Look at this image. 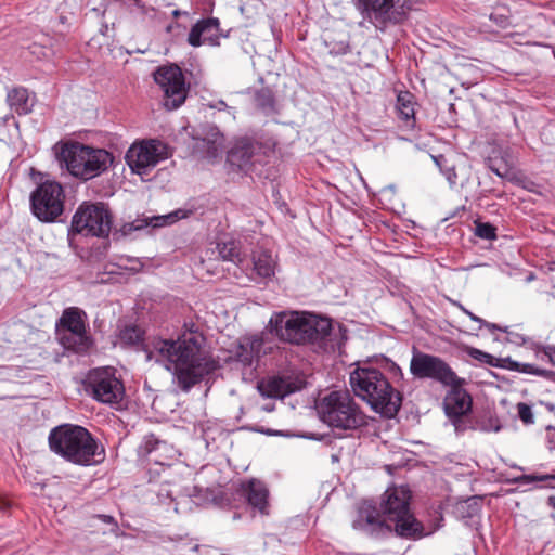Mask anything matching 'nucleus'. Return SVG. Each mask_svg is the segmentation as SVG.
<instances>
[{
  "instance_id": "f257e3e1",
  "label": "nucleus",
  "mask_w": 555,
  "mask_h": 555,
  "mask_svg": "<svg viewBox=\"0 0 555 555\" xmlns=\"http://www.w3.org/2000/svg\"><path fill=\"white\" fill-rule=\"evenodd\" d=\"M204 336L196 331L184 332L176 340L153 338L145 346L147 361L154 360L173 375L183 391H189L218 367V362L204 349Z\"/></svg>"
},
{
  "instance_id": "f03ea898",
  "label": "nucleus",
  "mask_w": 555,
  "mask_h": 555,
  "mask_svg": "<svg viewBox=\"0 0 555 555\" xmlns=\"http://www.w3.org/2000/svg\"><path fill=\"white\" fill-rule=\"evenodd\" d=\"M411 491L404 486L390 487L382 495L379 509L363 504L352 527L364 534L380 537L395 531L399 537L421 539L424 527L410 509Z\"/></svg>"
},
{
  "instance_id": "7ed1b4c3",
  "label": "nucleus",
  "mask_w": 555,
  "mask_h": 555,
  "mask_svg": "<svg viewBox=\"0 0 555 555\" xmlns=\"http://www.w3.org/2000/svg\"><path fill=\"white\" fill-rule=\"evenodd\" d=\"M269 324L280 339L297 345L311 343L333 348L341 335L340 326L336 330L330 319L309 312H276Z\"/></svg>"
},
{
  "instance_id": "20e7f679",
  "label": "nucleus",
  "mask_w": 555,
  "mask_h": 555,
  "mask_svg": "<svg viewBox=\"0 0 555 555\" xmlns=\"http://www.w3.org/2000/svg\"><path fill=\"white\" fill-rule=\"evenodd\" d=\"M349 383L353 393L375 412L392 417L399 411L401 396L379 369L369 363L358 364L350 373Z\"/></svg>"
},
{
  "instance_id": "39448f33",
  "label": "nucleus",
  "mask_w": 555,
  "mask_h": 555,
  "mask_svg": "<svg viewBox=\"0 0 555 555\" xmlns=\"http://www.w3.org/2000/svg\"><path fill=\"white\" fill-rule=\"evenodd\" d=\"M50 449L66 461L91 466L105 460L104 447L82 426L63 424L49 434Z\"/></svg>"
},
{
  "instance_id": "423d86ee",
  "label": "nucleus",
  "mask_w": 555,
  "mask_h": 555,
  "mask_svg": "<svg viewBox=\"0 0 555 555\" xmlns=\"http://www.w3.org/2000/svg\"><path fill=\"white\" fill-rule=\"evenodd\" d=\"M315 411L321 422L328 427L351 430L366 424L360 405L346 390H333L318 398Z\"/></svg>"
},
{
  "instance_id": "0eeeda50",
  "label": "nucleus",
  "mask_w": 555,
  "mask_h": 555,
  "mask_svg": "<svg viewBox=\"0 0 555 555\" xmlns=\"http://www.w3.org/2000/svg\"><path fill=\"white\" fill-rule=\"evenodd\" d=\"M59 159L72 176L87 181L105 172L112 166L114 157L104 149L73 142L62 145Z\"/></svg>"
},
{
  "instance_id": "6e6552de",
  "label": "nucleus",
  "mask_w": 555,
  "mask_h": 555,
  "mask_svg": "<svg viewBox=\"0 0 555 555\" xmlns=\"http://www.w3.org/2000/svg\"><path fill=\"white\" fill-rule=\"evenodd\" d=\"M363 20L377 30L403 24L412 10L411 0H353Z\"/></svg>"
},
{
  "instance_id": "1a4fd4ad",
  "label": "nucleus",
  "mask_w": 555,
  "mask_h": 555,
  "mask_svg": "<svg viewBox=\"0 0 555 555\" xmlns=\"http://www.w3.org/2000/svg\"><path fill=\"white\" fill-rule=\"evenodd\" d=\"M112 216L104 204L83 203L75 212L72 228L83 235L107 236L111 232Z\"/></svg>"
},
{
  "instance_id": "9d476101",
  "label": "nucleus",
  "mask_w": 555,
  "mask_h": 555,
  "mask_svg": "<svg viewBox=\"0 0 555 555\" xmlns=\"http://www.w3.org/2000/svg\"><path fill=\"white\" fill-rule=\"evenodd\" d=\"M33 214L41 221L51 222L62 215L64 209V190L55 181H46L31 193Z\"/></svg>"
},
{
  "instance_id": "9b49d317",
  "label": "nucleus",
  "mask_w": 555,
  "mask_h": 555,
  "mask_svg": "<svg viewBox=\"0 0 555 555\" xmlns=\"http://www.w3.org/2000/svg\"><path fill=\"white\" fill-rule=\"evenodd\" d=\"M88 389L93 399L109 405H118L125 398L124 384L113 367L91 371L88 375Z\"/></svg>"
},
{
  "instance_id": "f8f14e48",
  "label": "nucleus",
  "mask_w": 555,
  "mask_h": 555,
  "mask_svg": "<svg viewBox=\"0 0 555 555\" xmlns=\"http://www.w3.org/2000/svg\"><path fill=\"white\" fill-rule=\"evenodd\" d=\"M168 157L166 144L158 140H144L133 143L126 153V162L132 172L144 177Z\"/></svg>"
},
{
  "instance_id": "ddd939ff",
  "label": "nucleus",
  "mask_w": 555,
  "mask_h": 555,
  "mask_svg": "<svg viewBox=\"0 0 555 555\" xmlns=\"http://www.w3.org/2000/svg\"><path fill=\"white\" fill-rule=\"evenodd\" d=\"M85 315V312L76 307H70L63 311L59 323L57 336L65 349L80 352L89 347Z\"/></svg>"
},
{
  "instance_id": "4468645a",
  "label": "nucleus",
  "mask_w": 555,
  "mask_h": 555,
  "mask_svg": "<svg viewBox=\"0 0 555 555\" xmlns=\"http://www.w3.org/2000/svg\"><path fill=\"white\" fill-rule=\"evenodd\" d=\"M154 80L164 93V105L168 109L180 107L188 95L184 75L177 65L162 66L154 73Z\"/></svg>"
},
{
  "instance_id": "2eb2a0df",
  "label": "nucleus",
  "mask_w": 555,
  "mask_h": 555,
  "mask_svg": "<svg viewBox=\"0 0 555 555\" xmlns=\"http://www.w3.org/2000/svg\"><path fill=\"white\" fill-rule=\"evenodd\" d=\"M410 371L417 378H431L443 385H455L459 382L457 375L443 360L423 352H414Z\"/></svg>"
},
{
  "instance_id": "dca6fc26",
  "label": "nucleus",
  "mask_w": 555,
  "mask_h": 555,
  "mask_svg": "<svg viewBox=\"0 0 555 555\" xmlns=\"http://www.w3.org/2000/svg\"><path fill=\"white\" fill-rule=\"evenodd\" d=\"M451 390L448 392L444 399L446 412L449 416L455 417L454 426L456 431L464 430L462 426L461 416L465 415L472 408L470 396L462 388V379L455 385H449Z\"/></svg>"
},
{
  "instance_id": "f3484780",
  "label": "nucleus",
  "mask_w": 555,
  "mask_h": 555,
  "mask_svg": "<svg viewBox=\"0 0 555 555\" xmlns=\"http://www.w3.org/2000/svg\"><path fill=\"white\" fill-rule=\"evenodd\" d=\"M139 453L145 456L149 463L160 466H170L177 456V450L171 444L157 439L154 435L144 437Z\"/></svg>"
},
{
  "instance_id": "a211bd4d",
  "label": "nucleus",
  "mask_w": 555,
  "mask_h": 555,
  "mask_svg": "<svg viewBox=\"0 0 555 555\" xmlns=\"http://www.w3.org/2000/svg\"><path fill=\"white\" fill-rule=\"evenodd\" d=\"M194 140L195 152L201 153L208 162L214 163L221 157L224 138L217 127L207 126Z\"/></svg>"
},
{
  "instance_id": "6ab92c4d",
  "label": "nucleus",
  "mask_w": 555,
  "mask_h": 555,
  "mask_svg": "<svg viewBox=\"0 0 555 555\" xmlns=\"http://www.w3.org/2000/svg\"><path fill=\"white\" fill-rule=\"evenodd\" d=\"M261 145L248 139H242L235 143L228 154V162L241 170L248 171L260 162Z\"/></svg>"
},
{
  "instance_id": "aec40b11",
  "label": "nucleus",
  "mask_w": 555,
  "mask_h": 555,
  "mask_svg": "<svg viewBox=\"0 0 555 555\" xmlns=\"http://www.w3.org/2000/svg\"><path fill=\"white\" fill-rule=\"evenodd\" d=\"M263 340L259 336H249L241 338L230 350V360H234L244 366L251 365L254 360L260 354Z\"/></svg>"
},
{
  "instance_id": "412c9836",
  "label": "nucleus",
  "mask_w": 555,
  "mask_h": 555,
  "mask_svg": "<svg viewBox=\"0 0 555 555\" xmlns=\"http://www.w3.org/2000/svg\"><path fill=\"white\" fill-rule=\"evenodd\" d=\"M219 33L217 18H204L198 21L188 36V42L192 47H199L205 42L216 43Z\"/></svg>"
},
{
  "instance_id": "4be33fe9",
  "label": "nucleus",
  "mask_w": 555,
  "mask_h": 555,
  "mask_svg": "<svg viewBox=\"0 0 555 555\" xmlns=\"http://www.w3.org/2000/svg\"><path fill=\"white\" fill-rule=\"evenodd\" d=\"M257 388L262 397L272 399L284 398L297 389L288 379L276 376L260 380Z\"/></svg>"
},
{
  "instance_id": "5701e85b",
  "label": "nucleus",
  "mask_w": 555,
  "mask_h": 555,
  "mask_svg": "<svg viewBox=\"0 0 555 555\" xmlns=\"http://www.w3.org/2000/svg\"><path fill=\"white\" fill-rule=\"evenodd\" d=\"M242 489L248 503L254 508H257L261 514H268L269 492L261 481L253 479L248 482H244L242 483Z\"/></svg>"
},
{
  "instance_id": "b1692460",
  "label": "nucleus",
  "mask_w": 555,
  "mask_h": 555,
  "mask_svg": "<svg viewBox=\"0 0 555 555\" xmlns=\"http://www.w3.org/2000/svg\"><path fill=\"white\" fill-rule=\"evenodd\" d=\"M396 109L399 118L405 122V127L414 128L415 126V100L414 95L409 91H400L397 95Z\"/></svg>"
},
{
  "instance_id": "393cba45",
  "label": "nucleus",
  "mask_w": 555,
  "mask_h": 555,
  "mask_svg": "<svg viewBox=\"0 0 555 555\" xmlns=\"http://www.w3.org/2000/svg\"><path fill=\"white\" fill-rule=\"evenodd\" d=\"M190 212V210L177 209L167 215L153 216L151 218H145L143 220H137L135 222H133V228L135 230H140L147 225H152L153 228L169 225L177 222L178 220L186 218Z\"/></svg>"
},
{
  "instance_id": "a878e982",
  "label": "nucleus",
  "mask_w": 555,
  "mask_h": 555,
  "mask_svg": "<svg viewBox=\"0 0 555 555\" xmlns=\"http://www.w3.org/2000/svg\"><path fill=\"white\" fill-rule=\"evenodd\" d=\"M253 263L255 272L260 278L270 279L275 274L276 261L268 250L256 251Z\"/></svg>"
},
{
  "instance_id": "bb28decb",
  "label": "nucleus",
  "mask_w": 555,
  "mask_h": 555,
  "mask_svg": "<svg viewBox=\"0 0 555 555\" xmlns=\"http://www.w3.org/2000/svg\"><path fill=\"white\" fill-rule=\"evenodd\" d=\"M7 101L10 107L18 115H26L31 111L28 91L23 87L10 90L7 95Z\"/></svg>"
},
{
  "instance_id": "cd10ccee",
  "label": "nucleus",
  "mask_w": 555,
  "mask_h": 555,
  "mask_svg": "<svg viewBox=\"0 0 555 555\" xmlns=\"http://www.w3.org/2000/svg\"><path fill=\"white\" fill-rule=\"evenodd\" d=\"M220 257L223 260L231 261L234 263H242L243 257L241 255L240 247L236 242L228 241L223 243H219L217 245Z\"/></svg>"
},
{
  "instance_id": "c85d7f7f",
  "label": "nucleus",
  "mask_w": 555,
  "mask_h": 555,
  "mask_svg": "<svg viewBox=\"0 0 555 555\" xmlns=\"http://www.w3.org/2000/svg\"><path fill=\"white\" fill-rule=\"evenodd\" d=\"M256 105L264 113L274 112V95L270 88H262L255 93Z\"/></svg>"
},
{
  "instance_id": "c756f323",
  "label": "nucleus",
  "mask_w": 555,
  "mask_h": 555,
  "mask_svg": "<svg viewBox=\"0 0 555 555\" xmlns=\"http://www.w3.org/2000/svg\"><path fill=\"white\" fill-rule=\"evenodd\" d=\"M473 429L480 430L485 433L495 431L498 433L501 429L500 422L496 417L492 415H483L476 420Z\"/></svg>"
},
{
  "instance_id": "7c9ffc66",
  "label": "nucleus",
  "mask_w": 555,
  "mask_h": 555,
  "mask_svg": "<svg viewBox=\"0 0 555 555\" xmlns=\"http://www.w3.org/2000/svg\"><path fill=\"white\" fill-rule=\"evenodd\" d=\"M142 331L134 325L126 326L120 331L119 338L127 345H135L142 340Z\"/></svg>"
},
{
  "instance_id": "2f4dec72",
  "label": "nucleus",
  "mask_w": 555,
  "mask_h": 555,
  "mask_svg": "<svg viewBox=\"0 0 555 555\" xmlns=\"http://www.w3.org/2000/svg\"><path fill=\"white\" fill-rule=\"evenodd\" d=\"M490 20L501 28H506L511 25L509 11L505 8H499L490 14Z\"/></svg>"
},
{
  "instance_id": "473e14b6",
  "label": "nucleus",
  "mask_w": 555,
  "mask_h": 555,
  "mask_svg": "<svg viewBox=\"0 0 555 555\" xmlns=\"http://www.w3.org/2000/svg\"><path fill=\"white\" fill-rule=\"evenodd\" d=\"M379 366L380 371L383 370L384 372L390 374L393 379H401L403 377V373L400 366L387 358H383L379 361Z\"/></svg>"
},
{
  "instance_id": "72a5a7b5",
  "label": "nucleus",
  "mask_w": 555,
  "mask_h": 555,
  "mask_svg": "<svg viewBox=\"0 0 555 555\" xmlns=\"http://www.w3.org/2000/svg\"><path fill=\"white\" fill-rule=\"evenodd\" d=\"M509 367L520 373L532 374L538 376H544L546 373L545 370L538 369L533 364L520 363L516 361H512Z\"/></svg>"
},
{
  "instance_id": "f704fd0d",
  "label": "nucleus",
  "mask_w": 555,
  "mask_h": 555,
  "mask_svg": "<svg viewBox=\"0 0 555 555\" xmlns=\"http://www.w3.org/2000/svg\"><path fill=\"white\" fill-rule=\"evenodd\" d=\"M476 235L481 238L493 240L496 236L495 228L489 223H477Z\"/></svg>"
},
{
  "instance_id": "c9c22d12",
  "label": "nucleus",
  "mask_w": 555,
  "mask_h": 555,
  "mask_svg": "<svg viewBox=\"0 0 555 555\" xmlns=\"http://www.w3.org/2000/svg\"><path fill=\"white\" fill-rule=\"evenodd\" d=\"M518 416L521 422L526 425L532 424L534 422L533 413L531 406L526 403L517 404Z\"/></svg>"
},
{
  "instance_id": "e433bc0d",
  "label": "nucleus",
  "mask_w": 555,
  "mask_h": 555,
  "mask_svg": "<svg viewBox=\"0 0 555 555\" xmlns=\"http://www.w3.org/2000/svg\"><path fill=\"white\" fill-rule=\"evenodd\" d=\"M468 354L482 363L494 365V357L476 348H470Z\"/></svg>"
},
{
  "instance_id": "4c0bfd02",
  "label": "nucleus",
  "mask_w": 555,
  "mask_h": 555,
  "mask_svg": "<svg viewBox=\"0 0 555 555\" xmlns=\"http://www.w3.org/2000/svg\"><path fill=\"white\" fill-rule=\"evenodd\" d=\"M462 310L465 314H467L470 318V320L477 322L479 324V327L486 326L491 332H493L494 330H501L496 324L489 323V322L480 319L479 317L475 315L474 313H472L470 311H468L467 309H465L463 307H462Z\"/></svg>"
},
{
  "instance_id": "58836bf2",
  "label": "nucleus",
  "mask_w": 555,
  "mask_h": 555,
  "mask_svg": "<svg viewBox=\"0 0 555 555\" xmlns=\"http://www.w3.org/2000/svg\"><path fill=\"white\" fill-rule=\"evenodd\" d=\"M544 354L555 365V346H550L544 350Z\"/></svg>"
},
{
  "instance_id": "ea45409f",
  "label": "nucleus",
  "mask_w": 555,
  "mask_h": 555,
  "mask_svg": "<svg viewBox=\"0 0 555 555\" xmlns=\"http://www.w3.org/2000/svg\"><path fill=\"white\" fill-rule=\"evenodd\" d=\"M489 169L494 172L499 177H505L507 175V170L502 171L500 168L495 167L492 162L488 164Z\"/></svg>"
},
{
  "instance_id": "a19ab883",
  "label": "nucleus",
  "mask_w": 555,
  "mask_h": 555,
  "mask_svg": "<svg viewBox=\"0 0 555 555\" xmlns=\"http://www.w3.org/2000/svg\"><path fill=\"white\" fill-rule=\"evenodd\" d=\"M531 480H538V481H546L548 479H555V476L551 475H540V476H532L529 477Z\"/></svg>"
},
{
  "instance_id": "79ce46f5",
  "label": "nucleus",
  "mask_w": 555,
  "mask_h": 555,
  "mask_svg": "<svg viewBox=\"0 0 555 555\" xmlns=\"http://www.w3.org/2000/svg\"><path fill=\"white\" fill-rule=\"evenodd\" d=\"M211 107H215V108H218V109L229 108V106L223 101H219L216 105H212Z\"/></svg>"
},
{
  "instance_id": "37998d69",
  "label": "nucleus",
  "mask_w": 555,
  "mask_h": 555,
  "mask_svg": "<svg viewBox=\"0 0 555 555\" xmlns=\"http://www.w3.org/2000/svg\"><path fill=\"white\" fill-rule=\"evenodd\" d=\"M100 518L106 522V524H111L114 521V518L112 516H107V515H101Z\"/></svg>"
},
{
  "instance_id": "c03bdc74",
  "label": "nucleus",
  "mask_w": 555,
  "mask_h": 555,
  "mask_svg": "<svg viewBox=\"0 0 555 555\" xmlns=\"http://www.w3.org/2000/svg\"><path fill=\"white\" fill-rule=\"evenodd\" d=\"M548 505L555 508V495H551L547 499Z\"/></svg>"
},
{
  "instance_id": "a18cd8bd",
  "label": "nucleus",
  "mask_w": 555,
  "mask_h": 555,
  "mask_svg": "<svg viewBox=\"0 0 555 555\" xmlns=\"http://www.w3.org/2000/svg\"><path fill=\"white\" fill-rule=\"evenodd\" d=\"M183 14H186V12H182V11H180V10H173V11H172V15H173V17H179V16H181V15H183Z\"/></svg>"
},
{
  "instance_id": "49530a36",
  "label": "nucleus",
  "mask_w": 555,
  "mask_h": 555,
  "mask_svg": "<svg viewBox=\"0 0 555 555\" xmlns=\"http://www.w3.org/2000/svg\"><path fill=\"white\" fill-rule=\"evenodd\" d=\"M9 504L5 501H0V509H5Z\"/></svg>"
},
{
  "instance_id": "de8ad7c7",
  "label": "nucleus",
  "mask_w": 555,
  "mask_h": 555,
  "mask_svg": "<svg viewBox=\"0 0 555 555\" xmlns=\"http://www.w3.org/2000/svg\"><path fill=\"white\" fill-rule=\"evenodd\" d=\"M263 410L267 411V412H271L273 410V405H264L263 406Z\"/></svg>"
},
{
  "instance_id": "09e8293b",
  "label": "nucleus",
  "mask_w": 555,
  "mask_h": 555,
  "mask_svg": "<svg viewBox=\"0 0 555 555\" xmlns=\"http://www.w3.org/2000/svg\"><path fill=\"white\" fill-rule=\"evenodd\" d=\"M434 160L437 165H439V157H434Z\"/></svg>"
}]
</instances>
